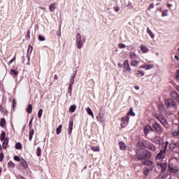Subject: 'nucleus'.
I'll list each match as a JSON object with an SVG mask.
<instances>
[{"instance_id":"19","label":"nucleus","mask_w":179,"mask_h":179,"mask_svg":"<svg viewBox=\"0 0 179 179\" xmlns=\"http://www.w3.org/2000/svg\"><path fill=\"white\" fill-rule=\"evenodd\" d=\"M31 52H33V46L29 45L27 49V55L29 61H30V54H31Z\"/></svg>"},{"instance_id":"8","label":"nucleus","mask_w":179,"mask_h":179,"mask_svg":"<svg viewBox=\"0 0 179 179\" xmlns=\"http://www.w3.org/2000/svg\"><path fill=\"white\" fill-rule=\"evenodd\" d=\"M165 104L167 107L171 108H176V107H177V103H176V101H174V100L171 99H166L165 101Z\"/></svg>"},{"instance_id":"29","label":"nucleus","mask_w":179,"mask_h":179,"mask_svg":"<svg viewBox=\"0 0 179 179\" xmlns=\"http://www.w3.org/2000/svg\"><path fill=\"white\" fill-rule=\"evenodd\" d=\"M62 132V124L59 125L56 129L57 135H59Z\"/></svg>"},{"instance_id":"64","label":"nucleus","mask_w":179,"mask_h":179,"mask_svg":"<svg viewBox=\"0 0 179 179\" xmlns=\"http://www.w3.org/2000/svg\"><path fill=\"white\" fill-rule=\"evenodd\" d=\"M117 66H119V68H122V64L119 63V64H117Z\"/></svg>"},{"instance_id":"7","label":"nucleus","mask_w":179,"mask_h":179,"mask_svg":"<svg viewBox=\"0 0 179 179\" xmlns=\"http://www.w3.org/2000/svg\"><path fill=\"white\" fill-rule=\"evenodd\" d=\"M143 166H146L145 168L153 170L155 169V162L150 160H146L142 163Z\"/></svg>"},{"instance_id":"31","label":"nucleus","mask_w":179,"mask_h":179,"mask_svg":"<svg viewBox=\"0 0 179 179\" xmlns=\"http://www.w3.org/2000/svg\"><path fill=\"white\" fill-rule=\"evenodd\" d=\"M33 135H34V129L31 128L29 129V141H31L33 139Z\"/></svg>"},{"instance_id":"57","label":"nucleus","mask_w":179,"mask_h":179,"mask_svg":"<svg viewBox=\"0 0 179 179\" xmlns=\"http://www.w3.org/2000/svg\"><path fill=\"white\" fill-rule=\"evenodd\" d=\"M26 39H27V40L30 39V29H29V30L27 31Z\"/></svg>"},{"instance_id":"34","label":"nucleus","mask_w":179,"mask_h":179,"mask_svg":"<svg viewBox=\"0 0 179 179\" xmlns=\"http://www.w3.org/2000/svg\"><path fill=\"white\" fill-rule=\"evenodd\" d=\"M147 33L148 34H149L151 38H155V34L152 32V31L150 30V29H149V27L147 28Z\"/></svg>"},{"instance_id":"17","label":"nucleus","mask_w":179,"mask_h":179,"mask_svg":"<svg viewBox=\"0 0 179 179\" xmlns=\"http://www.w3.org/2000/svg\"><path fill=\"white\" fill-rule=\"evenodd\" d=\"M21 166L24 167V169H29V165L27 164V162L23 158L21 159V161L20 162Z\"/></svg>"},{"instance_id":"24","label":"nucleus","mask_w":179,"mask_h":179,"mask_svg":"<svg viewBox=\"0 0 179 179\" xmlns=\"http://www.w3.org/2000/svg\"><path fill=\"white\" fill-rule=\"evenodd\" d=\"M131 115V117H135L136 114L135 112H134V108H130L129 112L127 113L126 117H129Z\"/></svg>"},{"instance_id":"63","label":"nucleus","mask_w":179,"mask_h":179,"mask_svg":"<svg viewBox=\"0 0 179 179\" xmlns=\"http://www.w3.org/2000/svg\"><path fill=\"white\" fill-rule=\"evenodd\" d=\"M115 12H118L120 10V8L115 7Z\"/></svg>"},{"instance_id":"44","label":"nucleus","mask_w":179,"mask_h":179,"mask_svg":"<svg viewBox=\"0 0 179 179\" xmlns=\"http://www.w3.org/2000/svg\"><path fill=\"white\" fill-rule=\"evenodd\" d=\"M15 149H17V150H20L22 149V143H17L15 144Z\"/></svg>"},{"instance_id":"37","label":"nucleus","mask_w":179,"mask_h":179,"mask_svg":"<svg viewBox=\"0 0 179 179\" xmlns=\"http://www.w3.org/2000/svg\"><path fill=\"white\" fill-rule=\"evenodd\" d=\"M6 138V133L5 131H2L1 136H0V140L1 141V142H3V141H5V138Z\"/></svg>"},{"instance_id":"20","label":"nucleus","mask_w":179,"mask_h":179,"mask_svg":"<svg viewBox=\"0 0 179 179\" xmlns=\"http://www.w3.org/2000/svg\"><path fill=\"white\" fill-rule=\"evenodd\" d=\"M169 147V141L162 143V149L161 150L167 153V148Z\"/></svg>"},{"instance_id":"54","label":"nucleus","mask_w":179,"mask_h":179,"mask_svg":"<svg viewBox=\"0 0 179 179\" xmlns=\"http://www.w3.org/2000/svg\"><path fill=\"white\" fill-rule=\"evenodd\" d=\"M5 157V155H3V152L0 153V162H3V158Z\"/></svg>"},{"instance_id":"2","label":"nucleus","mask_w":179,"mask_h":179,"mask_svg":"<svg viewBox=\"0 0 179 179\" xmlns=\"http://www.w3.org/2000/svg\"><path fill=\"white\" fill-rule=\"evenodd\" d=\"M86 40L85 38H83L82 40V35L80 34H77L76 36V45L77 48L80 50L83 45V43H85Z\"/></svg>"},{"instance_id":"38","label":"nucleus","mask_w":179,"mask_h":179,"mask_svg":"<svg viewBox=\"0 0 179 179\" xmlns=\"http://www.w3.org/2000/svg\"><path fill=\"white\" fill-rule=\"evenodd\" d=\"M138 65H139V61H138V60L131 61V66L136 67V66H138Z\"/></svg>"},{"instance_id":"30","label":"nucleus","mask_w":179,"mask_h":179,"mask_svg":"<svg viewBox=\"0 0 179 179\" xmlns=\"http://www.w3.org/2000/svg\"><path fill=\"white\" fill-rule=\"evenodd\" d=\"M152 170H153V169H150L149 168H144L143 175L148 176L149 173H150V171H152Z\"/></svg>"},{"instance_id":"14","label":"nucleus","mask_w":179,"mask_h":179,"mask_svg":"<svg viewBox=\"0 0 179 179\" xmlns=\"http://www.w3.org/2000/svg\"><path fill=\"white\" fill-rule=\"evenodd\" d=\"M170 149L173 152H179V145H177V143H175L170 144Z\"/></svg>"},{"instance_id":"9","label":"nucleus","mask_w":179,"mask_h":179,"mask_svg":"<svg viewBox=\"0 0 179 179\" xmlns=\"http://www.w3.org/2000/svg\"><path fill=\"white\" fill-rule=\"evenodd\" d=\"M172 135L173 136H178L179 137V124H173L172 126Z\"/></svg>"},{"instance_id":"21","label":"nucleus","mask_w":179,"mask_h":179,"mask_svg":"<svg viewBox=\"0 0 179 179\" xmlns=\"http://www.w3.org/2000/svg\"><path fill=\"white\" fill-rule=\"evenodd\" d=\"M119 146L121 150H127V148H128V146L125 145V143L122 141L119 143Z\"/></svg>"},{"instance_id":"50","label":"nucleus","mask_w":179,"mask_h":179,"mask_svg":"<svg viewBox=\"0 0 179 179\" xmlns=\"http://www.w3.org/2000/svg\"><path fill=\"white\" fill-rule=\"evenodd\" d=\"M16 61V55H14V57L10 59V61L8 62V65H10L11 64H13Z\"/></svg>"},{"instance_id":"59","label":"nucleus","mask_w":179,"mask_h":179,"mask_svg":"<svg viewBox=\"0 0 179 179\" xmlns=\"http://www.w3.org/2000/svg\"><path fill=\"white\" fill-rule=\"evenodd\" d=\"M166 6H167V8H169V9H171V6H173V4L168 3L166 4Z\"/></svg>"},{"instance_id":"47","label":"nucleus","mask_w":179,"mask_h":179,"mask_svg":"<svg viewBox=\"0 0 179 179\" xmlns=\"http://www.w3.org/2000/svg\"><path fill=\"white\" fill-rule=\"evenodd\" d=\"M99 115V117H103V115H104V110H103V107L100 108Z\"/></svg>"},{"instance_id":"60","label":"nucleus","mask_w":179,"mask_h":179,"mask_svg":"<svg viewBox=\"0 0 179 179\" xmlns=\"http://www.w3.org/2000/svg\"><path fill=\"white\" fill-rule=\"evenodd\" d=\"M16 104V101L15 99L13 100V107L15 108V106Z\"/></svg>"},{"instance_id":"13","label":"nucleus","mask_w":179,"mask_h":179,"mask_svg":"<svg viewBox=\"0 0 179 179\" xmlns=\"http://www.w3.org/2000/svg\"><path fill=\"white\" fill-rule=\"evenodd\" d=\"M155 65L153 64H143L140 66L139 69H145V71H149V69H153Z\"/></svg>"},{"instance_id":"43","label":"nucleus","mask_w":179,"mask_h":179,"mask_svg":"<svg viewBox=\"0 0 179 179\" xmlns=\"http://www.w3.org/2000/svg\"><path fill=\"white\" fill-rule=\"evenodd\" d=\"M69 110L71 113H75V110H76V106L75 105L71 106L69 108Z\"/></svg>"},{"instance_id":"55","label":"nucleus","mask_w":179,"mask_h":179,"mask_svg":"<svg viewBox=\"0 0 179 179\" xmlns=\"http://www.w3.org/2000/svg\"><path fill=\"white\" fill-rule=\"evenodd\" d=\"M38 40H39V41H45V38H44V36L40 35L38 36Z\"/></svg>"},{"instance_id":"28","label":"nucleus","mask_w":179,"mask_h":179,"mask_svg":"<svg viewBox=\"0 0 179 179\" xmlns=\"http://www.w3.org/2000/svg\"><path fill=\"white\" fill-rule=\"evenodd\" d=\"M27 113H28V114H31V113H33V106L31 104L28 105Z\"/></svg>"},{"instance_id":"39","label":"nucleus","mask_w":179,"mask_h":179,"mask_svg":"<svg viewBox=\"0 0 179 179\" xmlns=\"http://www.w3.org/2000/svg\"><path fill=\"white\" fill-rule=\"evenodd\" d=\"M90 148L93 152H99L100 150L99 146H91Z\"/></svg>"},{"instance_id":"3","label":"nucleus","mask_w":179,"mask_h":179,"mask_svg":"<svg viewBox=\"0 0 179 179\" xmlns=\"http://www.w3.org/2000/svg\"><path fill=\"white\" fill-rule=\"evenodd\" d=\"M123 72H127L128 73H132V69H131V66H129V61L126 59L123 63Z\"/></svg>"},{"instance_id":"36","label":"nucleus","mask_w":179,"mask_h":179,"mask_svg":"<svg viewBox=\"0 0 179 179\" xmlns=\"http://www.w3.org/2000/svg\"><path fill=\"white\" fill-rule=\"evenodd\" d=\"M56 5L55 3H52L49 7V10L50 12H54L55 10Z\"/></svg>"},{"instance_id":"18","label":"nucleus","mask_w":179,"mask_h":179,"mask_svg":"<svg viewBox=\"0 0 179 179\" xmlns=\"http://www.w3.org/2000/svg\"><path fill=\"white\" fill-rule=\"evenodd\" d=\"M140 49L143 54H146V52H149V48L143 45H140Z\"/></svg>"},{"instance_id":"56","label":"nucleus","mask_w":179,"mask_h":179,"mask_svg":"<svg viewBox=\"0 0 179 179\" xmlns=\"http://www.w3.org/2000/svg\"><path fill=\"white\" fill-rule=\"evenodd\" d=\"M153 8H155V4L153 3H151L148 6V10H150V9H153Z\"/></svg>"},{"instance_id":"46","label":"nucleus","mask_w":179,"mask_h":179,"mask_svg":"<svg viewBox=\"0 0 179 179\" xmlns=\"http://www.w3.org/2000/svg\"><path fill=\"white\" fill-rule=\"evenodd\" d=\"M36 155L40 157L41 156V148L38 147L36 150Z\"/></svg>"},{"instance_id":"26","label":"nucleus","mask_w":179,"mask_h":179,"mask_svg":"<svg viewBox=\"0 0 179 179\" xmlns=\"http://www.w3.org/2000/svg\"><path fill=\"white\" fill-rule=\"evenodd\" d=\"M129 57L131 59H137L138 58V55H136V53H135V52H131L129 53Z\"/></svg>"},{"instance_id":"40","label":"nucleus","mask_w":179,"mask_h":179,"mask_svg":"<svg viewBox=\"0 0 179 179\" xmlns=\"http://www.w3.org/2000/svg\"><path fill=\"white\" fill-rule=\"evenodd\" d=\"M15 163H13V162L12 161H10L8 163V169H15Z\"/></svg>"},{"instance_id":"48","label":"nucleus","mask_w":179,"mask_h":179,"mask_svg":"<svg viewBox=\"0 0 179 179\" xmlns=\"http://www.w3.org/2000/svg\"><path fill=\"white\" fill-rule=\"evenodd\" d=\"M175 79L179 80V69H177L175 73Z\"/></svg>"},{"instance_id":"10","label":"nucleus","mask_w":179,"mask_h":179,"mask_svg":"<svg viewBox=\"0 0 179 179\" xmlns=\"http://www.w3.org/2000/svg\"><path fill=\"white\" fill-rule=\"evenodd\" d=\"M157 169L161 170L162 173H164L167 170V164L164 162H159L157 164Z\"/></svg>"},{"instance_id":"23","label":"nucleus","mask_w":179,"mask_h":179,"mask_svg":"<svg viewBox=\"0 0 179 179\" xmlns=\"http://www.w3.org/2000/svg\"><path fill=\"white\" fill-rule=\"evenodd\" d=\"M150 131H153V129L152 127L147 125L144 128V134L145 135H148V133L150 132Z\"/></svg>"},{"instance_id":"22","label":"nucleus","mask_w":179,"mask_h":179,"mask_svg":"<svg viewBox=\"0 0 179 179\" xmlns=\"http://www.w3.org/2000/svg\"><path fill=\"white\" fill-rule=\"evenodd\" d=\"M135 76L137 78H141L142 76H145V71H141V70H138L135 74Z\"/></svg>"},{"instance_id":"15","label":"nucleus","mask_w":179,"mask_h":179,"mask_svg":"<svg viewBox=\"0 0 179 179\" xmlns=\"http://www.w3.org/2000/svg\"><path fill=\"white\" fill-rule=\"evenodd\" d=\"M171 97L174 100H176V101H178L179 99V94L176 91H173L171 93Z\"/></svg>"},{"instance_id":"6","label":"nucleus","mask_w":179,"mask_h":179,"mask_svg":"<svg viewBox=\"0 0 179 179\" xmlns=\"http://www.w3.org/2000/svg\"><path fill=\"white\" fill-rule=\"evenodd\" d=\"M152 127L155 130V132H157V134H162L163 128H162V126H160L159 123H157V122H153Z\"/></svg>"},{"instance_id":"53","label":"nucleus","mask_w":179,"mask_h":179,"mask_svg":"<svg viewBox=\"0 0 179 179\" xmlns=\"http://www.w3.org/2000/svg\"><path fill=\"white\" fill-rule=\"evenodd\" d=\"M14 160H15V162H21L22 159H20V157L17 155L14 156Z\"/></svg>"},{"instance_id":"1","label":"nucleus","mask_w":179,"mask_h":179,"mask_svg":"<svg viewBox=\"0 0 179 179\" xmlns=\"http://www.w3.org/2000/svg\"><path fill=\"white\" fill-rule=\"evenodd\" d=\"M136 157L138 160H149L152 157V152L148 150H138L136 153Z\"/></svg>"},{"instance_id":"12","label":"nucleus","mask_w":179,"mask_h":179,"mask_svg":"<svg viewBox=\"0 0 179 179\" xmlns=\"http://www.w3.org/2000/svg\"><path fill=\"white\" fill-rule=\"evenodd\" d=\"M145 148L150 150H152V152H155L156 150V146L148 141H146Z\"/></svg>"},{"instance_id":"32","label":"nucleus","mask_w":179,"mask_h":179,"mask_svg":"<svg viewBox=\"0 0 179 179\" xmlns=\"http://www.w3.org/2000/svg\"><path fill=\"white\" fill-rule=\"evenodd\" d=\"M87 113L89 115H90L92 118H94V115L93 114V111L92 110V109L88 107L87 108Z\"/></svg>"},{"instance_id":"4","label":"nucleus","mask_w":179,"mask_h":179,"mask_svg":"<svg viewBox=\"0 0 179 179\" xmlns=\"http://www.w3.org/2000/svg\"><path fill=\"white\" fill-rule=\"evenodd\" d=\"M169 171H171V173H177L179 171V167L176 164L169 163Z\"/></svg>"},{"instance_id":"51","label":"nucleus","mask_w":179,"mask_h":179,"mask_svg":"<svg viewBox=\"0 0 179 179\" xmlns=\"http://www.w3.org/2000/svg\"><path fill=\"white\" fill-rule=\"evenodd\" d=\"M168 10H164V11H162V16L163 17H166V16H169V14H168Z\"/></svg>"},{"instance_id":"5","label":"nucleus","mask_w":179,"mask_h":179,"mask_svg":"<svg viewBox=\"0 0 179 179\" xmlns=\"http://www.w3.org/2000/svg\"><path fill=\"white\" fill-rule=\"evenodd\" d=\"M120 122L121 128H125V127H127L129 122V116H123L121 118Z\"/></svg>"},{"instance_id":"11","label":"nucleus","mask_w":179,"mask_h":179,"mask_svg":"<svg viewBox=\"0 0 179 179\" xmlns=\"http://www.w3.org/2000/svg\"><path fill=\"white\" fill-rule=\"evenodd\" d=\"M166 152L163 151L162 150L155 157V160H163L166 157Z\"/></svg>"},{"instance_id":"41","label":"nucleus","mask_w":179,"mask_h":179,"mask_svg":"<svg viewBox=\"0 0 179 179\" xmlns=\"http://www.w3.org/2000/svg\"><path fill=\"white\" fill-rule=\"evenodd\" d=\"M3 145H2V146H3V149H6V147L8 146V138H6L4 141H3Z\"/></svg>"},{"instance_id":"62","label":"nucleus","mask_w":179,"mask_h":179,"mask_svg":"<svg viewBox=\"0 0 179 179\" xmlns=\"http://www.w3.org/2000/svg\"><path fill=\"white\" fill-rule=\"evenodd\" d=\"M72 87H73V84H69V89H70V90H71V89H72Z\"/></svg>"},{"instance_id":"33","label":"nucleus","mask_w":179,"mask_h":179,"mask_svg":"<svg viewBox=\"0 0 179 179\" xmlns=\"http://www.w3.org/2000/svg\"><path fill=\"white\" fill-rule=\"evenodd\" d=\"M138 146L141 148V149H143V148H146V141L145 142H138Z\"/></svg>"},{"instance_id":"49","label":"nucleus","mask_w":179,"mask_h":179,"mask_svg":"<svg viewBox=\"0 0 179 179\" xmlns=\"http://www.w3.org/2000/svg\"><path fill=\"white\" fill-rule=\"evenodd\" d=\"M75 76H76V74L73 75L70 79V83L72 85L75 83Z\"/></svg>"},{"instance_id":"27","label":"nucleus","mask_w":179,"mask_h":179,"mask_svg":"<svg viewBox=\"0 0 179 179\" xmlns=\"http://www.w3.org/2000/svg\"><path fill=\"white\" fill-rule=\"evenodd\" d=\"M5 125H6V120H5V118H1L0 120V127H1V128H5Z\"/></svg>"},{"instance_id":"52","label":"nucleus","mask_w":179,"mask_h":179,"mask_svg":"<svg viewBox=\"0 0 179 179\" xmlns=\"http://www.w3.org/2000/svg\"><path fill=\"white\" fill-rule=\"evenodd\" d=\"M38 118H41L43 117V109H40L38 112Z\"/></svg>"},{"instance_id":"45","label":"nucleus","mask_w":179,"mask_h":179,"mask_svg":"<svg viewBox=\"0 0 179 179\" xmlns=\"http://www.w3.org/2000/svg\"><path fill=\"white\" fill-rule=\"evenodd\" d=\"M34 119V117L32 116V117L31 118L29 123V129H31L32 127H33V120Z\"/></svg>"},{"instance_id":"61","label":"nucleus","mask_w":179,"mask_h":179,"mask_svg":"<svg viewBox=\"0 0 179 179\" xmlns=\"http://www.w3.org/2000/svg\"><path fill=\"white\" fill-rule=\"evenodd\" d=\"M54 80H58V76L57 74L54 76Z\"/></svg>"},{"instance_id":"42","label":"nucleus","mask_w":179,"mask_h":179,"mask_svg":"<svg viewBox=\"0 0 179 179\" xmlns=\"http://www.w3.org/2000/svg\"><path fill=\"white\" fill-rule=\"evenodd\" d=\"M10 73H11V75H14L15 76H17V75H19V71H17V70L11 69L10 70Z\"/></svg>"},{"instance_id":"35","label":"nucleus","mask_w":179,"mask_h":179,"mask_svg":"<svg viewBox=\"0 0 179 179\" xmlns=\"http://www.w3.org/2000/svg\"><path fill=\"white\" fill-rule=\"evenodd\" d=\"M160 122L164 127H166V125H169V122H167V120L165 117Z\"/></svg>"},{"instance_id":"58","label":"nucleus","mask_w":179,"mask_h":179,"mask_svg":"<svg viewBox=\"0 0 179 179\" xmlns=\"http://www.w3.org/2000/svg\"><path fill=\"white\" fill-rule=\"evenodd\" d=\"M125 47L127 46L124 43L119 44V48H125Z\"/></svg>"},{"instance_id":"25","label":"nucleus","mask_w":179,"mask_h":179,"mask_svg":"<svg viewBox=\"0 0 179 179\" xmlns=\"http://www.w3.org/2000/svg\"><path fill=\"white\" fill-rule=\"evenodd\" d=\"M155 117L157 118V120H158V121H159V122H161V121L164 119V116L161 114L155 113Z\"/></svg>"},{"instance_id":"16","label":"nucleus","mask_w":179,"mask_h":179,"mask_svg":"<svg viewBox=\"0 0 179 179\" xmlns=\"http://www.w3.org/2000/svg\"><path fill=\"white\" fill-rule=\"evenodd\" d=\"M73 130V120H70L69 124V131H68L69 135H72Z\"/></svg>"}]
</instances>
